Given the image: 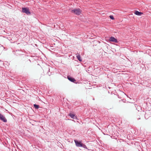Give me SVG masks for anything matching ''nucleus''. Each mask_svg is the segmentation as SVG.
Returning <instances> with one entry per match:
<instances>
[{"label": "nucleus", "mask_w": 151, "mask_h": 151, "mask_svg": "<svg viewBox=\"0 0 151 151\" xmlns=\"http://www.w3.org/2000/svg\"><path fill=\"white\" fill-rule=\"evenodd\" d=\"M34 107L36 109H38L39 108V106L38 105H36L35 104L34 105Z\"/></svg>", "instance_id": "nucleus-10"}, {"label": "nucleus", "mask_w": 151, "mask_h": 151, "mask_svg": "<svg viewBox=\"0 0 151 151\" xmlns=\"http://www.w3.org/2000/svg\"><path fill=\"white\" fill-rule=\"evenodd\" d=\"M77 58L80 61H82V60L81 59V56L80 55H78L77 56Z\"/></svg>", "instance_id": "nucleus-9"}, {"label": "nucleus", "mask_w": 151, "mask_h": 151, "mask_svg": "<svg viewBox=\"0 0 151 151\" xmlns=\"http://www.w3.org/2000/svg\"><path fill=\"white\" fill-rule=\"evenodd\" d=\"M22 12L26 14L27 15L30 14V12H29V8H22Z\"/></svg>", "instance_id": "nucleus-2"}, {"label": "nucleus", "mask_w": 151, "mask_h": 151, "mask_svg": "<svg viewBox=\"0 0 151 151\" xmlns=\"http://www.w3.org/2000/svg\"><path fill=\"white\" fill-rule=\"evenodd\" d=\"M109 41L111 42H117V40L115 38L113 37H111L110 38Z\"/></svg>", "instance_id": "nucleus-5"}, {"label": "nucleus", "mask_w": 151, "mask_h": 151, "mask_svg": "<svg viewBox=\"0 0 151 151\" xmlns=\"http://www.w3.org/2000/svg\"><path fill=\"white\" fill-rule=\"evenodd\" d=\"M0 119L4 122H7V120L5 117L1 114H0Z\"/></svg>", "instance_id": "nucleus-4"}, {"label": "nucleus", "mask_w": 151, "mask_h": 151, "mask_svg": "<svg viewBox=\"0 0 151 151\" xmlns=\"http://www.w3.org/2000/svg\"><path fill=\"white\" fill-rule=\"evenodd\" d=\"M82 11L80 9H76L71 11L72 13H74L77 15H79L81 13Z\"/></svg>", "instance_id": "nucleus-1"}, {"label": "nucleus", "mask_w": 151, "mask_h": 151, "mask_svg": "<svg viewBox=\"0 0 151 151\" xmlns=\"http://www.w3.org/2000/svg\"><path fill=\"white\" fill-rule=\"evenodd\" d=\"M74 142L76 144V145L78 147H82L83 146V144L81 142H78L77 140H74Z\"/></svg>", "instance_id": "nucleus-3"}, {"label": "nucleus", "mask_w": 151, "mask_h": 151, "mask_svg": "<svg viewBox=\"0 0 151 151\" xmlns=\"http://www.w3.org/2000/svg\"><path fill=\"white\" fill-rule=\"evenodd\" d=\"M68 78L69 81L73 82H74L76 81L74 78L71 77H68Z\"/></svg>", "instance_id": "nucleus-7"}, {"label": "nucleus", "mask_w": 151, "mask_h": 151, "mask_svg": "<svg viewBox=\"0 0 151 151\" xmlns=\"http://www.w3.org/2000/svg\"><path fill=\"white\" fill-rule=\"evenodd\" d=\"M134 14L137 15L141 16L143 14V13L139 12L138 11H136L134 12Z\"/></svg>", "instance_id": "nucleus-6"}, {"label": "nucleus", "mask_w": 151, "mask_h": 151, "mask_svg": "<svg viewBox=\"0 0 151 151\" xmlns=\"http://www.w3.org/2000/svg\"><path fill=\"white\" fill-rule=\"evenodd\" d=\"M109 17H110V18L111 19H112V20L114 19V18L113 16L110 15V16Z\"/></svg>", "instance_id": "nucleus-11"}, {"label": "nucleus", "mask_w": 151, "mask_h": 151, "mask_svg": "<svg viewBox=\"0 0 151 151\" xmlns=\"http://www.w3.org/2000/svg\"><path fill=\"white\" fill-rule=\"evenodd\" d=\"M69 115L72 119H75V118H76V117L75 116V115L73 114L72 113H70L69 114Z\"/></svg>", "instance_id": "nucleus-8"}]
</instances>
